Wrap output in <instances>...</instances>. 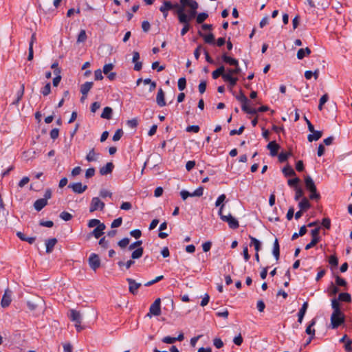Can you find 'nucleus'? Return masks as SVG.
<instances>
[{
	"label": "nucleus",
	"instance_id": "79ce46f5",
	"mask_svg": "<svg viewBox=\"0 0 352 352\" xmlns=\"http://www.w3.org/2000/svg\"><path fill=\"white\" fill-rule=\"evenodd\" d=\"M328 290L330 296H335L339 291L338 288L333 283L329 285Z\"/></svg>",
	"mask_w": 352,
	"mask_h": 352
},
{
	"label": "nucleus",
	"instance_id": "7c9ffc66",
	"mask_svg": "<svg viewBox=\"0 0 352 352\" xmlns=\"http://www.w3.org/2000/svg\"><path fill=\"white\" fill-rule=\"evenodd\" d=\"M223 72H225V67L223 65L220 66L216 70L212 73V77L213 79H217L219 76H222Z\"/></svg>",
	"mask_w": 352,
	"mask_h": 352
},
{
	"label": "nucleus",
	"instance_id": "7ed1b4c3",
	"mask_svg": "<svg viewBox=\"0 0 352 352\" xmlns=\"http://www.w3.org/2000/svg\"><path fill=\"white\" fill-rule=\"evenodd\" d=\"M236 99L242 103L241 109L243 111L252 115L256 114V111L254 110V108L249 107L248 103L250 102V101L241 90L240 91L239 94L238 96H236Z\"/></svg>",
	"mask_w": 352,
	"mask_h": 352
},
{
	"label": "nucleus",
	"instance_id": "412c9836",
	"mask_svg": "<svg viewBox=\"0 0 352 352\" xmlns=\"http://www.w3.org/2000/svg\"><path fill=\"white\" fill-rule=\"evenodd\" d=\"M312 134H309L307 136L308 141L311 142L313 141L318 140L322 135V132L320 131H311Z\"/></svg>",
	"mask_w": 352,
	"mask_h": 352
},
{
	"label": "nucleus",
	"instance_id": "20e7f679",
	"mask_svg": "<svg viewBox=\"0 0 352 352\" xmlns=\"http://www.w3.org/2000/svg\"><path fill=\"white\" fill-rule=\"evenodd\" d=\"M224 207V205H222L221 207L219 208V215L220 216V218L222 221L227 222L228 223L229 227L231 229H236L239 226V221L234 218L230 214L228 215H224L222 213L223 208Z\"/></svg>",
	"mask_w": 352,
	"mask_h": 352
},
{
	"label": "nucleus",
	"instance_id": "f03ea898",
	"mask_svg": "<svg viewBox=\"0 0 352 352\" xmlns=\"http://www.w3.org/2000/svg\"><path fill=\"white\" fill-rule=\"evenodd\" d=\"M180 4L182 6H186V7H189L190 10L188 11V14H186L184 12V15L187 18L188 22L194 19L197 14V10L198 9L199 5L198 3L195 0H179Z\"/></svg>",
	"mask_w": 352,
	"mask_h": 352
},
{
	"label": "nucleus",
	"instance_id": "423d86ee",
	"mask_svg": "<svg viewBox=\"0 0 352 352\" xmlns=\"http://www.w3.org/2000/svg\"><path fill=\"white\" fill-rule=\"evenodd\" d=\"M179 22L184 25L183 28L181 30V35L184 36L189 31L190 25V23L188 22L187 18L184 15V13H182V10H179Z\"/></svg>",
	"mask_w": 352,
	"mask_h": 352
},
{
	"label": "nucleus",
	"instance_id": "49530a36",
	"mask_svg": "<svg viewBox=\"0 0 352 352\" xmlns=\"http://www.w3.org/2000/svg\"><path fill=\"white\" fill-rule=\"evenodd\" d=\"M226 197V195L224 194H222L220 196H219V197L217 198L216 202H215V206L216 207H219L220 206V208L221 207L223 204V202L225 201Z\"/></svg>",
	"mask_w": 352,
	"mask_h": 352
},
{
	"label": "nucleus",
	"instance_id": "680f3d73",
	"mask_svg": "<svg viewBox=\"0 0 352 352\" xmlns=\"http://www.w3.org/2000/svg\"><path fill=\"white\" fill-rule=\"evenodd\" d=\"M300 182V179L298 177L294 179H289L287 181V184L289 186H296Z\"/></svg>",
	"mask_w": 352,
	"mask_h": 352
},
{
	"label": "nucleus",
	"instance_id": "5fc2aeb1",
	"mask_svg": "<svg viewBox=\"0 0 352 352\" xmlns=\"http://www.w3.org/2000/svg\"><path fill=\"white\" fill-rule=\"evenodd\" d=\"M329 264L333 266V267H337L338 265V258L334 256V255H331L330 257H329Z\"/></svg>",
	"mask_w": 352,
	"mask_h": 352
},
{
	"label": "nucleus",
	"instance_id": "9d476101",
	"mask_svg": "<svg viewBox=\"0 0 352 352\" xmlns=\"http://www.w3.org/2000/svg\"><path fill=\"white\" fill-rule=\"evenodd\" d=\"M161 300L157 298L149 308V313L153 316H158L161 314Z\"/></svg>",
	"mask_w": 352,
	"mask_h": 352
},
{
	"label": "nucleus",
	"instance_id": "f257e3e1",
	"mask_svg": "<svg viewBox=\"0 0 352 352\" xmlns=\"http://www.w3.org/2000/svg\"><path fill=\"white\" fill-rule=\"evenodd\" d=\"M331 306L333 311L331 316V325L332 329H336L344 322V314L342 311V307L336 298L331 300Z\"/></svg>",
	"mask_w": 352,
	"mask_h": 352
},
{
	"label": "nucleus",
	"instance_id": "9b49d317",
	"mask_svg": "<svg viewBox=\"0 0 352 352\" xmlns=\"http://www.w3.org/2000/svg\"><path fill=\"white\" fill-rule=\"evenodd\" d=\"M68 188L72 189L75 193L81 194L87 189V185H82L81 182L70 184Z\"/></svg>",
	"mask_w": 352,
	"mask_h": 352
},
{
	"label": "nucleus",
	"instance_id": "de8ad7c7",
	"mask_svg": "<svg viewBox=\"0 0 352 352\" xmlns=\"http://www.w3.org/2000/svg\"><path fill=\"white\" fill-rule=\"evenodd\" d=\"M129 242H130V239L129 238L126 237V238H124L122 240L119 241L118 243V245L121 248H124L129 244Z\"/></svg>",
	"mask_w": 352,
	"mask_h": 352
},
{
	"label": "nucleus",
	"instance_id": "aec40b11",
	"mask_svg": "<svg viewBox=\"0 0 352 352\" xmlns=\"http://www.w3.org/2000/svg\"><path fill=\"white\" fill-rule=\"evenodd\" d=\"M307 307H308V302H305L302 305V307L300 309L299 311H298V322L301 324L302 322V320H303V318L306 314V311H307Z\"/></svg>",
	"mask_w": 352,
	"mask_h": 352
},
{
	"label": "nucleus",
	"instance_id": "bb28decb",
	"mask_svg": "<svg viewBox=\"0 0 352 352\" xmlns=\"http://www.w3.org/2000/svg\"><path fill=\"white\" fill-rule=\"evenodd\" d=\"M298 206L301 210L306 211L311 207V204L306 197H303L299 202Z\"/></svg>",
	"mask_w": 352,
	"mask_h": 352
},
{
	"label": "nucleus",
	"instance_id": "39448f33",
	"mask_svg": "<svg viewBox=\"0 0 352 352\" xmlns=\"http://www.w3.org/2000/svg\"><path fill=\"white\" fill-rule=\"evenodd\" d=\"M320 229V228L318 227V228H316L311 231V235L312 236V238H311V241L309 243H308L305 246V250H308L312 248L320 241V237L319 236Z\"/></svg>",
	"mask_w": 352,
	"mask_h": 352
},
{
	"label": "nucleus",
	"instance_id": "ddd939ff",
	"mask_svg": "<svg viewBox=\"0 0 352 352\" xmlns=\"http://www.w3.org/2000/svg\"><path fill=\"white\" fill-rule=\"evenodd\" d=\"M69 319L72 321L78 323L82 322V315L80 311H76L75 309H71L69 311V314L68 315Z\"/></svg>",
	"mask_w": 352,
	"mask_h": 352
},
{
	"label": "nucleus",
	"instance_id": "052dcab7",
	"mask_svg": "<svg viewBox=\"0 0 352 352\" xmlns=\"http://www.w3.org/2000/svg\"><path fill=\"white\" fill-rule=\"evenodd\" d=\"M123 135V131L122 129H118L116 133H114L113 136V141H118L121 137Z\"/></svg>",
	"mask_w": 352,
	"mask_h": 352
},
{
	"label": "nucleus",
	"instance_id": "2f4dec72",
	"mask_svg": "<svg viewBox=\"0 0 352 352\" xmlns=\"http://www.w3.org/2000/svg\"><path fill=\"white\" fill-rule=\"evenodd\" d=\"M250 239L251 240L250 245H254L256 252H258L261 248V242L258 239L252 236H250Z\"/></svg>",
	"mask_w": 352,
	"mask_h": 352
},
{
	"label": "nucleus",
	"instance_id": "dca6fc26",
	"mask_svg": "<svg viewBox=\"0 0 352 352\" xmlns=\"http://www.w3.org/2000/svg\"><path fill=\"white\" fill-rule=\"evenodd\" d=\"M156 102L157 104L162 107L166 105V101H165V94L162 88L159 89L157 97H156Z\"/></svg>",
	"mask_w": 352,
	"mask_h": 352
},
{
	"label": "nucleus",
	"instance_id": "cd10ccee",
	"mask_svg": "<svg viewBox=\"0 0 352 352\" xmlns=\"http://www.w3.org/2000/svg\"><path fill=\"white\" fill-rule=\"evenodd\" d=\"M16 235L21 240V241H27L28 243H29L30 244H32L35 240H36V238L35 237H27L23 232H18L16 233Z\"/></svg>",
	"mask_w": 352,
	"mask_h": 352
},
{
	"label": "nucleus",
	"instance_id": "f8f14e48",
	"mask_svg": "<svg viewBox=\"0 0 352 352\" xmlns=\"http://www.w3.org/2000/svg\"><path fill=\"white\" fill-rule=\"evenodd\" d=\"M11 296L12 292L9 289H6L1 302V305L2 307H8L10 305L12 301Z\"/></svg>",
	"mask_w": 352,
	"mask_h": 352
},
{
	"label": "nucleus",
	"instance_id": "4c0bfd02",
	"mask_svg": "<svg viewBox=\"0 0 352 352\" xmlns=\"http://www.w3.org/2000/svg\"><path fill=\"white\" fill-rule=\"evenodd\" d=\"M315 323H316L315 320H312L311 322H310V324L307 327L306 331H305V332L308 335H310L311 337H314L315 335V330L311 329V327L315 324Z\"/></svg>",
	"mask_w": 352,
	"mask_h": 352
},
{
	"label": "nucleus",
	"instance_id": "338daca9",
	"mask_svg": "<svg viewBox=\"0 0 352 352\" xmlns=\"http://www.w3.org/2000/svg\"><path fill=\"white\" fill-rule=\"evenodd\" d=\"M162 342L166 344H173L176 342V339L174 337L166 336L162 339Z\"/></svg>",
	"mask_w": 352,
	"mask_h": 352
},
{
	"label": "nucleus",
	"instance_id": "69168bd1",
	"mask_svg": "<svg viewBox=\"0 0 352 352\" xmlns=\"http://www.w3.org/2000/svg\"><path fill=\"white\" fill-rule=\"evenodd\" d=\"M94 78L96 80H101L103 79L102 72L98 69L94 72Z\"/></svg>",
	"mask_w": 352,
	"mask_h": 352
},
{
	"label": "nucleus",
	"instance_id": "ea45409f",
	"mask_svg": "<svg viewBox=\"0 0 352 352\" xmlns=\"http://www.w3.org/2000/svg\"><path fill=\"white\" fill-rule=\"evenodd\" d=\"M208 17V14L205 12L199 13L197 16V23H202Z\"/></svg>",
	"mask_w": 352,
	"mask_h": 352
},
{
	"label": "nucleus",
	"instance_id": "f3484780",
	"mask_svg": "<svg viewBox=\"0 0 352 352\" xmlns=\"http://www.w3.org/2000/svg\"><path fill=\"white\" fill-rule=\"evenodd\" d=\"M114 168V165L112 162H108L107 164L100 168V173L102 175H107L108 174L111 173L113 169Z\"/></svg>",
	"mask_w": 352,
	"mask_h": 352
},
{
	"label": "nucleus",
	"instance_id": "e433bc0d",
	"mask_svg": "<svg viewBox=\"0 0 352 352\" xmlns=\"http://www.w3.org/2000/svg\"><path fill=\"white\" fill-rule=\"evenodd\" d=\"M292 155L291 152H281L278 155V160L280 162L283 163L287 160L288 157Z\"/></svg>",
	"mask_w": 352,
	"mask_h": 352
},
{
	"label": "nucleus",
	"instance_id": "c03bdc74",
	"mask_svg": "<svg viewBox=\"0 0 352 352\" xmlns=\"http://www.w3.org/2000/svg\"><path fill=\"white\" fill-rule=\"evenodd\" d=\"M186 87V80L185 78H180L178 80V89L183 91Z\"/></svg>",
	"mask_w": 352,
	"mask_h": 352
},
{
	"label": "nucleus",
	"instance_id": "e2e57ef3",
	"mask_svg": "<svg viewBox=\"0 0 352 352\" xmlns=\"http://www.w3.org/2000/svg\"><path fill=\"white\" fill-rule=\"evenodd\" d=\"M304 195V192L300 188L296 187V195H295V200H298L300 198H301Z\"/></svg>",
	"mask_w": 352,
	"mask_h": 352
},
{
	"label": "nucleus",
	"instance_id": "a878e982",
	"mask_svg": "<svg viewBox=\"0 0 352 352\" xmlns=\"http://www.w3.org/2000/svg\"><path fill=\"white\" fill-rule=\"evenodd\" d=\"M272 254L276 261H278L280 257V246L277 239H275L273 245Z\"/></svg>",
	"mask_w": 352,
	"mask_h": 352
},
{
	"label": "nucleus",
	"instance_id": "09e8293b",
	"mask_svg": "<svg viewBox=\"0 0 352 352\" xmlns=\"http://www.w3.org/2000/svg\"><path fill=\"white\" fill-rule=\"evenodd\" d=\"M60 217L63 220L67 221L72 219V215L67 212L63 211L60 214Z\"/></svg>",
	"mask_w": 352,
	"mask_h": 352
},
{
	"label": "nucleus",
	"instance_id": "0eeeda50",
	"mask_svg": "<svg viewBox=\"0 0 352 352\" xmlns=\"http://www.w3.org/2000/svg\"><path fill=\"white\" fill-rule=\"evenodd\" d=\"M104 206V203L98 197H93L89 206V212H93L97 210H102Z\"/></svg>",
	"mask_w": 352,
	"mask_h": 352
},
{
	"label": "nucleus",
	"instance_id": "37998d69",
	"mask_svg": "<svg viewBox=\"0 0 352 352\" xmlns=\"http://www.w3.org/2000/svg\"><path fill=\"white\" fill-rule=\"evenodd\" d=\"M180 195L183 200H186L189 197H196L195 195H194L193 192H189L187 190H183L180 192Z\"/></svg>",
	"mask_w": 352,
	"mask_h": 352
},
{
	"label": "nucleus",
	"instance_id": "4468645a",
	"mask_svg": "<svg viewBox=\"0 0 352 352\" xmlns=\"http://www.w3.org/2000/svg\"><path fill=\"white\" fill-rule=\"evenodd\" d=\"M267 148L270 150V155L274 157L278 155L280 146L276 142V141H272L267 145Z\"/></svg>",
	"mask_w": 352,
	"mask_h": 352
},
{
	"label": "nucleus",
	"instance_id": "6e6d98bb",
	"mask_svg": "<svg viewBox=\"0 0 352 352\" xmlns=\"http://www.w3.org/2000/svg\"><path fill=\"white\" fill-rule=\"evenodd\" d=\"M24 94V85H22L21 87L20 90L17 92V99L15 102H13V104H17L19 100L22 98Z\"/></svg>",
	"mask_w": 352,
	"mask_h": 352
},
{
	"label": "nucleus",
	"instance_id": "393cba45",
	"mask_svg": "<svg viewBox=\"0 0 352 352\" xmlns=\"http://www.w3.org/2000/svg\"><path fill=\"white\" fill-rule=\"evenodd\" d=\"M198 34L200 36L203 37L204 39V41L206 43H208V44H214V36L213 34L212 33H210L208 35H204V34H202V32L201 31H199L198 32Z\"/></svg>",
	"mask_w": 352,
	"mask_h": 352
},
{
	"label": "nucleus",
	"instance_id": "72a5a7b5",
	"mask_svg": "<svg viewBox=\"0 0 352 352\" xmlns=\"http://www.w3.org/2000/svg\"><path fill=\"white\" fill-rule=\"evenodd\" d=\"M338 301L351 302V297L349 293H341L338 295Z\"/></svg>",
	"mask_w": 352,
	"mask_h": 352
},
{
	"label": "nucleus",
	"instance_id": "603ef678",
	"mask_svg": "<svg viewBox=\"0 0 352 352\" xmlns=\"http://www.w3.org/2000/svg\"><path fill=\"white\" fill-rule=\"evenodd\" d=\"M336 284L338 286L344 287V286L346 285V280L344 278H341L339 276H336Z\"/></svg>",
	"mask_w": 352,
	"mask_h": 352
},
{
	"label": "nucleus",
	"instance_id": "b1692460",
	"mask_svg": "<svg viewBox=\"0 0 352 352\" xmlns=\"http://www.w3.org/2000/svg\"><path fill=\"white\" fill-rule=\"evenodd\" d=\"M311 54V50L309 47L301 48L298 50L297 52V58L299 60H302L306 56H309Z\"/></svg>",
	"mask_w": 352,
	"mask_h": 352
},
{
	"label": "nucleus",
	"instance_id": "a211bd4d",
	"mask_svg": "<svg viewBox=\"0 0 352 352\" xmlns=\"http://www.w3.org/2000/svg\"><path fill=\"white\" fill-rule=\"evenodd\" d=\"M57 243V239L56 238L49 239L45 241V246H46V252L50 254L51 253L55 245Z\"/></svg>",
	"mask_w": 352,
	"mask_h": 352
},
{
	"label": "nucleus",
	"instance_id": "c9c22d12",
	"mask_svg": "<svg viewBox=\"0 0 352 352\" xmlns=\"http://www.w3.org/2000/svg\"><path fill=\"white\" fill-rule=\"evenodd\" d=\"M96 155H98V154L95 153L94 148H92L87 155L86 160L89 162L96 161Z\"/></svg>",
	"mask_w": 352,
	"mask_h": 352
},
{
	"label": "nucleus",
	"instance_id": "6ab92c4d",
	"mask_svg": "<svg viewBox=\"0 0 352 352\" xmlns=\"http://www.w3.org/2000/svg\"><path fill=\"white\" fill-rule=\"evenodd\" d=\"M221 58L224 63L230 65L238 66L239 65V61L236 58L228 56L226 53L222 55Z\"/></svg>",
	"mask_w": 352,
	"mask_h": 352
},
{
	"label": "nucleus",
	"instance_id": "a19ab883",
	"mask_svg": "<svg viewBox=\"0 0 352 352\" xmlns=\"http://www.w3.org/2000/svg\"><path fill=\"white\" fill-rule=\"evenodd\" d=\"M185 7H186V6H182V4H181V6H179L177 3H175V4H173V9H175L176 10L175 12H176L178 18H179V11L182 10V13H184V10H185L184 8H185Z\"/></svg>",
	"mask_w": 352,
	"mask_h": 352
},
{
	"label": "nucleus",
	"instance_id": "1a4fd4ad",
	"mask_svg": "<svg viewBox=\"0 0 352 352\" xmlns=\"http://www.w3.org/2000/svg\"><path fill=\"white\" fill-rule=\"evenodd\" d=\"M127 283H129V291L133 295H136L138 294V289L141 287L142 284L137 283L135 280L127 278Z\"/></svg>",
	"mask_w": 352,
	"mask_h": 352
},
{
	"label": "nucleus",
	"instance_id": "bf43d9fd",
	"mask_svg": "<svg viewBox=\"0 0 352 352\" xmlns=\"http://www.w3.org/2000/svg\"><path fill=\"white\" fill-rule=\"evenodd\" d=\"M138 124V121L137 118H133L127 121V125L132 129L136 128Z\"/></svg>",
	"mask_w": 352,
	"mask_h": 352
},
{
	"label": "nucleus",
	"instance_id": "4d7b16f0",
	"mask_svg": "<svg viewBox=\"0 0 352 352\" xmlns=\"http://www.w3.org/2000/svg\"><path fill=\"white\" fill-rule=\"evenodd\" d=\"M104 234V232H101L100 229L96 228L91 233V236H94L96 239L100 238L102 234Z\"/></svg>",
	"mask_w": 352,
	"mask_h": 352
},
{
	"label": "nucleus",
	"instance_id": "6e6552de",
	"mask_svg": "<svg viewBox=\"0 0 352 352\" xmlns=\"http://www.w3.org/2000/svg\"><path fill=\"white\" fill-rule=\"evenodd\" d=\"M88 261L90 267L94 271H96L100 267V259L99 256L95 253L91 254Z\"/></svg>",
	"mask_w": 352,
	"mask_h": 352
},
{
	"label": "nucleus",
	"instance_id": "4be33fe9",
	"mask_svg": "<svg viewBox=\"0 0 352 352\" xmlns=\"http://www.w3.org/2000/svg\"><path fill=\"white\" fill-rule=\"evenodd\" d=\"M94 83L92 82H86L80 86V93L83 96H87L88 92L92 88Z\"/></svg>",
	"mask_w": 352,
	"mask_h": 352
},
{
	"label": "nucleus",
	"instance_id": "c85d7f7f",
	"mask_svg": "<svg viewBox=\"0 0 352 352\" xmlns=\"http://www.w3.org/2000/svg\"><path fill=\"white\" fill-rule=\"evenodd\" d=\"M112 113V109L109 107H106L103 109V111L101 114V118L109 120L111 118Z\"/></svg>",
	"mask_w": 352,
	"mask_h": 352
},
{
	"label": "nucleus",
	"instance_id": "58836bf2",
	"mask_svg": "<svg viewBox=\"0 0 352 352\" xmlns=\"http://www.w3.org/2000/svg\"><path fill=\"white\" fill-rule=\"evenodd\" d=\"M87 39V34L86 32L84 30H80L78 38H77V42L78 43H82L85 42Z\"/></svg>",
	"mask_w": 352,
	"mask_h": 352
},
{
	"label": "nucleus",
	"instance_id": "864d4df0",
	"mask_svg": "<svg viewBox=\"0 0 352 352\" xmlns=\"http://www.w3.org/2000/svg\"><path fill=\"white\" fill-rule=\"evenodd\" d=\"M213 344L217 349H221L223 346V341L219 338H215L213 340Z\"/></svg>",
	"mask_w": 352,
	"mask_h": 352
},
{
	"label": "nucleus",
	"instance_id": "13d9d810",
	"mask_svg": "<svg viewBox=\"0 0 352 352\" xmlns=\"http://www.w3.org/2000/svg\"><path fill=\"white\" fill-rule=\"evenodd\" d=\"M228 72L230 74H232V76L233 75H238V74H239L241 73V69L239 65H238V66H234V69H228Z\"/></svg>",
	"mask_w": 352,
	"mask_h": 352
},
{
	"label": "nucleus",
	"instance_id": "c756f323",
	"mask_svg": "<svg viewBox=\"0 0 352 352\" xmlns=\"http://www.w3.org/2000/svg\"><path fill=\"white\" fill-rule=\"evenodd\" d=\"M305 184L307 190L313 189L316 186L314 180L309 175L305 177Z\"/></svg>",
	"mask_w": 352,
	"mask_h": 352
},
{
	"label": "nucleus",
	"instance_id": "774afa93",
	"mask_svg": "<svg viewBox=\"0 0 352 352\" xmlns=\"http://www.w3.org/2000/svg\"><path fill=\"white\" fill-rule=\"evenodd\" d=\"M186 131L187 132L198 133L199 131V126L197 125L188 126Z\"/></svg>",
	"mask_w": 352,
	"mask_h": 352
},
{
	"label": "nucleus",
	"instance_id": "3c124183",
	"mask_svg": "<svg viewBox=\"0 0 352 352\" xmlns=\"http://www.w3.org/2000/svg\"><path fill=\"white\" fill-rule=\"evenodd\" d=\"M122 217L117 218L113 220V221L111 223V227L112 228H118L122 225Z\"/></svg>",
	"mask_w": 352,
	"mask_h": 352
},
{
	"label": "nucleus",
	"instance_id": "2eb2a0df",
	"mask_svg": "<svg viewBox=\"0 0 352 352\" xmlns=\"http://www.w3.org/2000/svg\"><path fill=\"white\" fill-rule=\"evenodd\" d=\"M172 9L173 3L168 1H164L163 4L160 8V10L163 13V16L164 18L167 17L168 10Z\"/></svg>",
	"mask_w": 352,
	"mask_h": 352
},
{
	"label": "nucleus",
	"instance_id": "0e129e2a",
	"mask_svg": "<svg viewBox=\"0 0 352 352\" xmlns=\"http://www.w3.org/2000/svg\"><path fill=\"white\" fill-rule=\"evenodd\" d=\"M244 129H245V126H241L238 130H236V129L231 130L230 132V135H241L243 132Z\"/></svg>",
	"mask_w": 352,
	"mask_h": 352
},
{
	"label": "nucleus",
	"instance_id": "8fccbe9b",
	"mask_svg": "<svg viewBox=\"0 0 352 352\" xmlns=\"http://www.w3.org/2000/svg\"><path fill=\"white\" fill-rule=\"evenodd\" d=\"M51 92V85L50 83L48 82L45 85V86L41 89V93L43 96H47Z\"/></svg>",
	"mask_w": 352,
	"mask_h": 352
},
{
	"label": "nucleus",
	"instance_id": "a18cd8bd",
	"mask_svg": "<svg viewBox=\"0 0 352 352\" xmlns=\"http://www.w3.org/2000/svg\"><path fill=\"white\" fill-rule=\"evenodd\" d=\"M113 67H114V65L113 64H111V63L106 64L103 67L102 72L105 75H107L113 69Z\"/></svg>",
	"mask_w": 352,
	"mask_h": 352
},
{
	"label": "nucleus",
	"instance_id": "473e14b6",
	"mask_svg": "<svg viewBox=\"0 0 352 352\" xmlns=\"http://www.w3.org/2000/svg\"><path fill=\"white\" fill-rule=\"evenodd\" d=\"M144 252V250L142 248H138V249L135 250L132 254H131V258L132 259H138L142 256Z\"/></svg>",
	"mask_w": 352,
	"mask_h": 352
},
{
	"label": "nucleus",
	"instance_id": "f704fd0d",
	"mask_svg": "<svg viewBox=\"0 0 352 352\" xmlns=\"http://www.w3.org/2000/svg\"><path fill=\"white\" fill-rule=\"evenodd\" d=\"M283 173L285 177L294 176L296 173L290 166H287L283 168Z\"/></svg>",
	"mask_w": 352,
	"mask_h": 352
},
{
	"label": "nucleus",
	"instance_id": "5701e85b",
	"mask_svg": "<svg viewBox=\"0 0 352 352\" xmlns=\"http://www.w3.org/2000/svg\"><path fill=\"white\" fill-rule=\"evenodd\" d=\"M47 204L46 199H38L34 202V207L37 211H41Z\"/></svg>",
	"mask_w": 352,
	"mask_h": 352
}]
</instances>
